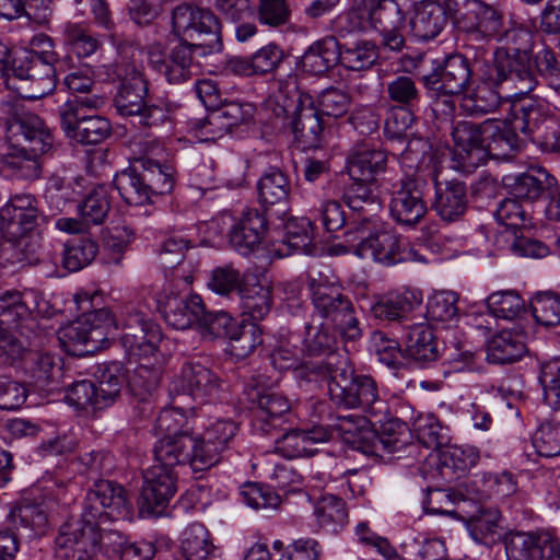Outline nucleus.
<instances>
[{
    "mask_svg": "<svg viewBox=\"0 0 560 560\" xmlns=\"http://www.w3.org/2000/svg\"><path fill=\"white\" fill-rule=\"evenodd\" d=\"M172 25L174 33L184 40L170 54L172 69L201 67V58L221 49V24L209 9L177 4L172 12Z\"/></svg>",
    "mask_w": 560,
    "mask_h": 560,
    "instance_id": "f257e3e1",
    "label": "nucleus"
},
{
    "mask_svg": "<svg viewBox=\"0 0 560 560\" xmlns=\"http://www.w3.org/2000/svg\"><path fill=\"white\" fill-rule=\"evenodd\" d=\"M266 109L276 117L293 115L294 139L302 150L317 149L322 143L323 122L313 97L301 93L295 73L289 72L268 81Z\"/></svg>",
    "mask_w": 560,
    "mask_h": 560,
    "instance_id": "f03ea898",
    "label": "nucleus"
},
{
    "mask_svg": "<svg viewBox=\"0 0 560 560\" xmlns=\"http://www.w3.org/2000/svg\"><path fill=\"white\" fill-rule=\"evenodd\" d=\"M5 125L8 139L19 141L22 137L26 145H12L3 158L4 167L16 178H38L42 172L38 158L52 149L51 132L37 115L20 109L12 113Z\"/></svg>",
    "mask_w": 560,
    "mask_h": 560,
    "instance_id": "7ed1b4c3",
    "label": "nucleus"
},
{
    "mask_svg": "<svg viewBox=\"0 0 560 560\" xmlns=\"http://www.w3.org/2000/svg\"><path fill=\"white\" fill-rule=\"evenodd\" d=\"M425 143L420 139L409 141L407 148L400 153L399 163L405 171V177L394 186L389 202L392 218L401 225L413 226L425 215L428 208L423 200L421 184L425 182L424 173L432 152L424 151Z\"/></svg>",
    "mask_w": 560,
    "mask_h": 560,
    "instance_id": "20e7f679",
    "label": "nucleus"
},
{
    "mask_svg": "<svg viewBox=\"0 0 560 560\" xmlns=\"http://www.w3.org/2000/svg\"><path fill=\"white\" fill-rule=\"evenodd\" d=\"M328 394L330 400L345 409H362L369 417L387 410L380 398L376 382L369 375H357L348 354H334L327 363Z\"/></svg>",
    "mask_w": 560,
    "mask_h": 560,
    "instance_id": "39448f33",
    "label": "nucleus"
},
{
    "mask_svg": "<svg viewBox=\"0 0 560 560\" xmlns=\"http://www.w3.org/2000/svg\"><path fill=\"white\" fill-rule=\"evenodd\" d=\"M73 300L81 315L58 330V340L65 351L79 354L80 346L97 349L110 335L114 320L110 311L101 307L103 295L98 290H80Z\"/></svg>",
    "mask_w": 560,
    "mask_h": 560,
    "instance_id": "423d86ee",
    "label": "nucleus"
},
{
    "mask_svg": "<svg viewBox=\"0 0 560 560\" xmlns=\"http://www.w3.org/2000/svg\"><path fill=\"white\" fill-rule=\"evenodd\" d=\"M346 237L352 243L353 254L362 259L370 258L385 266L420 260L417 252L374 214L362 218L346 232Z\"/></svg>",
    "mask_w": 560,
    "mask_h": 560,
    "instance_id": "0eeeda50",
    "label": "nucleus"
},
{
    "mask_svg": "<svg viewBox=\"0 0 560 560\" xmlns=\"http://www.w3.org/2000/svg\"><path fill=\"white\" fill-rule=\"evenodd\" d=\"M308 287L315 313L325 319V323H331L334 330L345 340L360 339V320L351 301L343 295L341 287L322 275L318 278L311 277Z\"/></svg>",
    "mask_w": 560,
    "mask_h": 560,
    "instance_id": "6e6552de",
    "label": "nucleus"
},
{
    "mask_svg": "<svg viewBox=\"0 0 560 560\" xmlns=\"http://www.w3.org/2000/svg\"><path fill=\"white\" fill-rule=\"evenodd\" d=\"M180 284H189V278L176 279L166 276L164 284L155 289L153 298L165 323L174 329L185 330L197 326L203 314V301L197 294L182 295Z\"/></svg>",
    "mask_w": 560,
    "mask_h": 560,
    "instance_id": "1a4fd4ad",
    "label": "nucleus"
},
{
    "mask_svg": "<svg viewBox=\"0 0 560 560\" xmlns=\"http://www.w3.org/2000/svg\"><path fill=\"white\" fill-rule=\"evenodd\" d=\"M100 527L81 517L60 527L55 539L56 560H102Z\"/></svg>",
    "mask_w": 560,
    "mask_h": 560,
    "instance_id": "9d476101",
    "label": "nucleus"
},
{
    "mask_svg": "<svg viewBox=\"0 0 560 560\" xmlns=\"http://www.w3.org/2000/svg\"><path fill=\"white\" fill-rule=\"evenodd\" d=\"M223 392V382L211 369L200 362H185L170 384L171 395H187L194 401L214 404Z\"/></svg>",
    "mask_w": 560,
    "mask_h": 560,
    "instance_id": "9b49d317",
    "label": "nucleus"
},
{
    "mask_svg": "<svg viewBox=\"0 0 560 560\" xmlns=\"http://www.w3.org/2000/svg\"><path fill=\"white\" fill-rule=\"evenodd\" d=\"M371 28L380 33L385 46L399 50L405 38L407 16L413 7L412 0H366Z\"/></svg>",
    "mask_w": 560,
    "mask_h": 560,
    "instance_id": "f8f14e48",
    "label": "nucleus"
},
{
    "mask_svg": "<svg viewBox=\"0 0 560 560\" xmlns=\"http://www.w3.org/2000/svg\"><path fill=\"white\" fill-rule=\"evenodd\" d=\"M131 505L124 488L109 480H98L91 488L84 501L82 517L96 524L126 517Z\"/></svg>",
    "mask_w": 560,
    "mask_h": 560,
    "instance_id": "ddd939ff",
    "label": "nucleus"
},
{
    "mask_svg": "<svg viewBox=\"0 0 560 560\" xmlns=\"http://www.w3.org/2000/svg\"><path fill=\"white\" fill-rule=\"evenodd\" d=\"M177 475L173 468L152 464L143 471V483L138 500L143 517L160 516L177 491Z\"/></svg>",
    "mask_w": 560,
    "mask_h": 560,
    "instance_id": "4468645a",
    "label": "nucleus"
},
{
    "mask_svg": "<svg viewBox=\"0 0 560 560\" xmlns=\"http://www.w3.org/2000/svg\"><path fill=\"white\" fill-rule=\"evenodd\" d=\"M428 168L424 173V178L429 177L434 184V199L432 209L445 222L458 221L466 212L467 209V194L466 185L456 178L448 179L443 176L434 161L427 159Z\"/></svg>",
    "mask_w": 560,
    "mask_h": 560,
    "instance_id": "2eb2a0df",
    "label": "nucleus"
},
{
    "mask_svg": "<svg viewBox=\"0 0 560 560\" xmlns=\"http://www.w3.org/2000/svg\"><path fill=\"white\" fill-rule=\"evenodd\" d=\"M504 544L506 560H560V539L549 530L513 532Z\"/></svg>",
    "mask_w": 560,
    "mask_h": 560,
    "instance_id": "dca6fc26",
    "label": "nucleus"
},
{
    "mask_svg": "<svg viewBox=\"0 0 560 560\" xmlns=\"http://www.w3.org/2000/svg\"><path fill=\"white\" fill-rule=\"evenodd\" d=\"M452 168L460 172H471L487 161L482 124L470 120H457L453 125Z\"/></svg>",
    "mask_w": 560,
    "mask_h": 560,
    "instance_id": "f3484780",
    "label": "nucleus"
},
{
    "mask_svg": "<svg viewBox=\"0 0 560 560\" xmlns=\"http://www.w3.org/2000/svg\"><path fill=\"white\" fill-rule=\"evenodd\" d=\"M423 301L421 290L412 287H399L377 294L369 302L371 315L384 322H402Z\"/></svg>",
    "mask_w": 560,
    "mask_h": 560,
    "instance_id": "a211bd4d",
    "label": "nucleus"
},
{
    "mask_svg": "<svg viewBox=\"0 0 560 560\" xmlns=\"http://www.w3.org/2000/svg\"><path fill=\"white\" fill-rule=\"evenodd\" d=\"M33 49H22L15 52V57L10 60L11 52L0 50V70H31L39 66L51 67L63 70L66 67H77L71 61V57L60 59L52 50L54 44L48 36L39 35L32 40Z\"/></svg>",
    "mask_w": 560,
    "mask_h": 560,
    "instance_id": "6ab92c4d",
    "label": "nucleus"
},
{
    "mask_svg": "<svg viewBox=\"0 0 560 560\" xmlns=\"http://www.w3.org/2000/svg\"><path fill=\"white\" fill-rule=\"evenodd\" d=\"M39 210L32 195H15L0 209V230L10 241L32 232L38 222Z\"/></svg>",
    "mask_w": 560,
    "mask_h": 560,
    "instance_id": "aec40b11",
    "label": "nucleus"
},
{
    "mask_svg": "<svg viewBox=\"0 0 560 560\" xmlns=\"http://www.w3.org/2000/svg\"><path fill=\"white\" fill-rule=\"evenodd\" d=\"M480 72L469 82L467 95L462 100V108L470 115H485L493 112L501 102L499 85L506 80L505 72Z\"/></svg>",
    "mask_w": 560,
    "mask_h": 560,
    "instance_id": "412c9836",
    "label": "nucleus"
},
{
    "mask_svg": "<svg viewBox=\"0 0 560 560\" xmlns=\"http://www.w3.org/2000/svg\"><path fill=\"white\" fill-rule=\"evenodd\" d=\"M267 232V219L258 209L248 208L238 218L233 217L229 231V243L240 255L255 253Z\"/></svg>",
    "mask_w": 560,
    "mask_h": 560,
    "instance_id": "4be33fe9",
    "label": "nucleus"
},
{
    "mask_svg": "<svg viewBox=\"0 0 560 560\" xmlns=\"http://www.w3.org/2000/svg\"><path fill=\"white\" fill-rule=\"evenodd\" d=\"M30 296L31 294L19 291H7L0 295V327L19 331L21 337L28 340V345L31 335L37 338V323L31 315Z\"/></svg>",
    "mask_w": 560,
    "mask_h": 560,
    "instance_id": "5701e85b",
    "label": "nucleus"
},
{
    "mask_svg": "<svg viewBox=\"0 0 560 560\" xmlns=\"http://www.w3.org/2000/svg\"><path fill=\"white\" fill-rule=\"evenodd\" d=\"M291 409L289 399L276 392L258 393L253 408V428L262 434H272L285 422Z\"/></svg>",
    "mask_w": 560,
    "mask_h": 560,
    "instance_id": "b1692460",
    "label": "nucleus"
},
{
    "mask_svg": "<svg viewBox=\"0 0 560 560\" xmlns=\"http://www.w3.org/2000/svg\"><path fill=\"white\" fill-rule=\"evenodd\" d=\"M482 132L487 159H508L521 148L522 141L517 136L520 131L514 129L509 116L504 120H485Z\"/></svg>",
    "mask_w": 560,
    "mask_h": 560,
    "instance_id": "393cba45",
    "label": "nucleus"
},
{
    "mask_svg": "<svg viewBox=\"0 0 560 560\" xmlns=\"http://www.w3.org/2000/svg\"><path fill=\"white\" fill-rule=\"evenodd\" d=\"M144 154L147 158L141 160V172L147 187L151 195H165L170 194L174 187V167L167 164L151 159L153 156L162 155L164 147L159 140H150L143 143Z\"/></svg>",
    "mask_w": 560,
    "mask_h": 560,
    "instance_id": "a878e982",
    "label": "nucleus"
},
{
    "mask_svg": "<svg viewBox=\"0 0 560 560\" xmlns=\"http://www.w3.org/2000/svg\"><path fill=\"white\" fill-rule=\"evenodd\" d=\"M411 13L410 31L416 38L423 42L438 37L448 22L445 9L432 0L413 2Z\"/></svg>",
    "mask_w": 560,
    "mask_h": 560,
    "instance_id": "bb28decb",
    "label": "nucleus"
},
{
    "mask_svg": "<svg viewBox=\"0 0 560 560\" xmlns=\"http://www.w3.org/2000/svg\"><path fill=\"white\" fill-rule=\"evenodd\" d=\"M238 295L241 314L253 324L264 320L272 308L270 285L259 282L253 276L243 281Z\"/></svg>",
    "mask_w": 560,
    "mask_h": 560,
    "instance_id": "cd10ccee",
    "label": "nucleus"
},
{
    "mask_svg": "<svg viewBox=\"0 0 560 560\" xmlns=\"http://www.w3.org/2000/svg\"><path fill=\"white\" fill-rule=\"evenodd\" d=\"M331 323H320L319 325H310L306 327V335L304 337V351L308 355H325V360L314 365V371L322 375L325 380L327 377V363L329 357L334 354H348L347 352L337 351L338 339L336 334L331 330Z\"/></svg>",
    "mask_w": 560,
    "mask_h": 560,
    "instance_id": "c85d7f7f",
    "label": "nucleus"
},
{
    "mask_svg": "<svg viewBox=\"0 0 560 560\" xmlns=\"http://www.w3.org/2000/svg\"><path fill=\"white\" fill-rule=\"evenodd\" d=\"M552 116L545 103L530 97L513 103L509 114L514 129L529 137L535 136L546 125L547 118Z\"/></svg>",
    "mask_w": 560,
    "mask_h": 560,
    "instance_id": "c756f323",
    "label": "nucleus"
},
{
    "mask_svg": "<svg viewBox=\"0 0 560 560\" xmlns=\"http://www.w3.org/2000/svg\"><path fill=\"white\" fill-rule=\"evenodd\" d=\"M80 114L75 110L67 115V137L82 144H97L110 135L112 126L108 119L103 116L86 118Z\"/></svg>",
    "mask_w": 560,
    "mask_h": 560,
    "instance_id": "7c9ffc66",
    "label": "nucleus"
},
{
    "mask_svg": "<svg viewBox=\"0 0 560 560\" xmlns=\"http://www.w3.org/2000/svg\"><path fill=\"white\" fill-rule=\"evenodd\" d=\"M406 355L419 364L435 361L440 350L433 329L425 323L410 326L405 340Z\"/></svg>",
    "mask_w": 560,
    "mask_h": 560,
    "instance_id": "2f4dec72",
    "label": "nucleus"
},
{
    "mask_svg": "<svg viewBox=\"0 0 560 560\" xmlns=\"http://www.w3.org/2000/svg\"><path fill=\"white\" fill-rule=\"evenodd\" d=\"M180 550L185 560H222L210 533L201 523L188 525L180 534Z\"/></svg>",
    "mask_w": 560,
    "mask_h": 560,
    "instance_id": "473e14b6",
    "label": "nucleus"
},
{
    "mask_svg": "<svg viewBox=\"0 0 560 560\" xmlns=\"http://www.w3.org/2000/svg\"><path fill=\"white\" fill-rule=\"evenodd\" d=\"M9 89L24 98L38 100L51 93L57 83L56 72L35 78L30 72H1Z\"/></svg>",
    "mask_w": 560,
    "mask_h": 560,
    "instance_id": "72a5a7b5",
    "label": "nucleus"
},
{
    "mask_svg": "<svg viewBox=\"0 0 560 560\" xmlns=\"http://www.w3.org/2000/svg\"><path fill=\"white\" fill-rule=\"evenodd\" d=\"M553 184L555 178L544 168L505 178V186L516 200L535 201Z\"/></svg>",
    "mask_w": 560,
    "mask_h": 560,
    "instance_id": "f704fd0d",
    "label": "nucleus"
},
{
    "mask_svg": "<svg viewBox=\"0 0 560 560\" xmlns=\"http://www.w3.org/2000/svg\"><path fill=\"white\" fill-rule=\"evenodd\" d=\"M147 92L148 83L142 72H126L115 96L117 113L120 116H133L139 113Z\"/></svg>",
    "mask_w": 560,
    "mask_h": 560,
    "instance_id": "c9c22d12",
    "label": "nucleus"
},
{
    "mask_svg": "<svg viewBox=\"0 0 560 560\" xmlns=\"http://www.w3.org/2000/svg\"><path fill=\"white\" fill-rule=\"evenodd\" d=\"M26 372L37 389H55V385L62 376V359L50 352L33 353Z\"/></svg>",
    "mask_w": 560,
    "mask_h": 560,
    "instance_id": "e433bc0d",
    "label": "nucleus"
},
{
    "mask_svg": "<svg viewBox=\"0 0 560 560\" xmlns=\"http://www.w3.org/2000/svg\"><path fill=\"white\" fill-rule=\"evenodd\" d=\"M525 351L526 347L522 335L511 330H502L489 340L487 360L493 364H510L518 361Z\"/></svg>",
    "mask_w": 560,
    "mask_h": 560,
    "instance_id": "4c0bfd02",
    "label": "nucleus"
},
{
    "mask_svg": "<svg viewBox=\"0 0 560 560\" xmlns=\"http://www.w3.org/2000/svg\"><path fill=\"white\" fill-rule=\"evenodd\" d=\"M290 191V180L279 168L268 170L257 183L258 201L264 207H285Z\"/></svg>",
    "mask_w": 560,
    "mask_h": 560,
    "instance_id": "58836bf2",
    "label": "nucleus"
},
{
    "mask_svg": "<svg viewBox=\"0 0 560 560\" xmlns=\"http://www.w3.org/2000/svg\"><path fill=\"white\" fill-rule=\"evenodd\" d=\"M386 162L385 151L364 149L348 159V174L351 180L374 182L376 175L385 170Z\"/></svg>",
    "mask_w": 560,
    "mask_h": 560,
    "instance_id": "ea45409f",
    "label": "nucleus"
},
{
    "mask_svg": "<svg viewBox=\"0 0 560 560\" xmlns=\"http://www.w3.org/2000/svg\"><path fill=\"white\" fill-rule=\"evenodd\" d=\"M203 427V417L198 415L187 417L183 408L168 407L160 412L155 430L163 436H177L179 434L189 435Z\"/></svg>",
    "mask_w": 560,
    "mask_h": 560,
    "instance_id": "a19ab883",
    "label": "nucleus"
},
{
    "mask_svg": "<svg viewBox=\"0 0 560 560\" xmlns=\"http://www.w3.org/2000/svg\"><path fill=\"white\" fill-rule=\"evenodd\" d=\"M314 515L320 528L336 534L348 524V510L345 501L334 494H325L316 503Z\"/></svg>",
    "mask_w": 560,
    "mask_h": 560,
    "instance_id": "79ce46f5",
    "label": "nucleus"
},
{
    "mask_svg": "<svg viewBox=\"0 0 560 560\" xmlns=\"http://www.w3.org/2000/svg\"><path fill=\"white\" fill-rule=\"evenodd\" d=\"M192 447L190 435L162 436L154 446V463L166 468L188 464V451Z\"/></svg>",
    "mask_w": 560,
    "mask_h": 560,
    "instance_id": "37998d69",
    "label": "nucleus"
},
{
    "mask_svg": "<svg viewBox=\"0 0 560 560\" xmlns=\"http://www.w3.org/2000/svg\"><path fill=\"white\" fill-rule=\"evenodd\" d=\"M494 218L502 226L495 236L497 244L503 241V234H508V231L514 234L515 232L532 228L527 211L515 198L502 200L494 212Z\"/></svg>",
    "mask_w": 560,
    "mask_h": 560,
    "instance_id": "c03bdc74",
    "label": "nucleus"
},
{
    "mask_svg": "<svg viewBox=\"0 0 560 560\" xmlns=\"http://www.w3.org/2000/svg\"><path fill=\"white\" fill-rule=\"evenodd\" d=\"M480 460V452L471 445H451L441 455L443 475L453 474L456 478L465 476Z\"/></svg>",
    "mask_w": 560,
    "mask_h": 560,
    "instance_id": "a18cd8bd",
    "label": "nucleus"
},
{
    "mask_svg": "<svg viewBox=\"0 0 560 560\" xmlns=\"http://www.w3.org/2000/svg\"><path fill=\"white\" fill-rule=\"evenodd\" d=\"M114 186L122 200L130 206H141L150 201L147 182L136 168H127L114 177Z\"/></svg>",
    "mask_w": 560,
    "mask_h": 560,
    "instance_id": "49530a36",
    "label": "nucleus"
},
{
    "mask_svg": "<svg viewBox=\"0 0 560 560\" xmlns=\"http://www.w3.org/2000/svg\"><path fill=\"white\" fill-rule=\"evenodd\" d=\"M429 72L424 78L425 86L432 91L436 96L439 95H456L464 93L467 95V90L470 80L475 79L474 74L480 72Z\"/></svg>",
    "mask_w": 560,
    "mask_h": 560,
    "instance_id": "de8ad7c7",
    "label": "nucleus"
},
{
    "mask_svg": "<svg viewBox=\"0 0 560 560\" xmlns=\"http://www.w3.org/2000/svg\"><path fill=\"white\" fill-rule=\"evenodd\" d=\"M114 325L112 331L121 328L122 332L133 331L136 335L144 334L149 328L160 327L147 317L143 306L132 300L119 305L117 315H113Z\"/></svg>",
    "mask_w": 560,
    "mask_h": 560,
    "instance_id": "09e8293b",
    "label": "nucleus"
},
{
    "mask_svg": "<svg viewBox=\"0 0 560 560\" xmlns=\"http://www.w3.org/2000/svg\"><path fill=\"white\" fill-rule=\"evenodd\" d=\"M340 60L336 43L318 42L312 45L300 58L295 66L304 70H332Z\"/></svg>",
    "mask_w": 560,
    "mask_h": 560,
    "instance_id": "8fccbe9b",
    "label": "nucleus"
},
{
    "mask_svg": "<svg viewBox=\"0 0 560 560\" xmlns=\"http://www.w3.org/2000/svg\"><path fill=\"white\" fill-rule=\"evenodd\" d=\"M97 250V244L89 237L69 240L63 245L62 266L71 272L79 271L94 260Z\"/></svg>",
    "mask_w": 560,
    "mask_h": 560,
    "instance_id": "3c124183",
    "label": "nucleus"
},
{
    "mask_svg": "<svg viewBox=\"0 0 560 560\" xmlns=\"http://www.w3.org/2000/svg\"><path fill=\"white\" fill-rule=\"evenodd\" d=\"M82 178H66L60 175H51L46 184L44 197L48 206L52 210L62 211L68 202L73 201L81 190L77 189L82 187L80 182Z\"/></svg>",
    "mask_w": 560,
    "mask_h": 560,
    "instance_id": "603ef678",
    "label": "nucleus"
},
{
    "mask_svg": "<svg viewBox=\"0 0 560 560\" xmlns=\"http://www.w3.org/2000/svg\"><path fill=\"white\" fill-rule=\"evenodd\" d=\"M386 412L387 410L383 415L374 417V421L370 419L369 422L373 425L380 424L377 435L381 440L382 450L394 453L407 443L409 430L404 421L388 417Z\"/></svg>",
    "mask_w": 560,
    "mask_h": 560,
    "instance_id": "864d4df0",
    "label": "nucleus"
},
{
    "mask_svg": "<svg viewBox=\"0 0 560 560\" xmlns=\"http://www.w3.org/2000/svg\"><path fill=\"white\" fill-rule=\"evenodd\" d=\"M374 182L352 180L345 192V199L350 209L364 217H371L382 209L380 198L373 192Z\"/></svg>",
    "mask_w": 560,
    "mask_h": 560,
    "instance_id": "5fc2aeb1",
    "label": "nucleus"
},
{
    "mask_svg": "<svg viewBox=\"0 0 560 560\" xmlns=\"http://www.w3.org/2000/svg\"><path fill=\"white\" fill-rule=\"evenodd\" d=\"M192 447L188 451V465L194 471H203L219 463L223 452L213 442H209L207 435L200 430L189 434Z\"/></svg>",
    "mask_w": 560,
    "mask_h": 560,
    "instance_id": "6e6d98bb",
    "label": "nucleus"
},
{
    "mask_svg": "<svg viewBox=\"0 0 560 560\" xmlns=\"http://www.w3.org/2000/svg\"><path fill=\"white\" fill-rule=\"evenodd\" d=\"M366 0H354L353 7L332 20V30L340 37L371 27Z\"/></svg>",
    "mask_w": 560,
    "mask_h": 560,
    "instance_id": "4d7b16f0",
    "label": "nucleus"
},
{
    "mask_svg": "<svg viewBox=\"0 0 560 560\" xmlns=\"http://www.w3.org/2000/svg\"><path fill=\"white\" fill-rule=\"evenodd\" d=\"M527 230H522L520 232H515L514 234L508 231V234H503V241L498 244L499 249H508L512 254L520 257H546L549 254V247L538 240L526 236L524 233Z\"/></svg>",
    "mask_w": 560,
    "mask_h": 560,
    "instance_id": "13d9d810",
    "label": "nucleus"
},
{
    "mask_svg": "<svg viewBox=\"0 0 560 560\" xmlns=\"http://www.w3.org/2000/svg\"><path fill=\"white\" fill-rule=\"evenodd\" d=\"M237 320L225 312L208 313L203 307V314L197 323V327L203 338L215 339L234 336L237 329Z\"/></svg>",
    "mask_w": 560,
    "mask_h": 560,
    "instance_id": "bf43d9fd",
    "label": "nucleus"
},
{
    "mask_svg": "<svg viewBox=\"0 0 560 560\" xmlns=\"http://www.w3.org/2000/svg\"><path fill=\"white\" fill-rule=\"evenodd\" d=\"M254 106L249 103L230 102L210 113V125L229 131L253 118Z\"/></svg>",
    "mask_w": 560,
    "mask_h": 560,
    "instance_id": "052dcab7",
    "label": "nucleus"
},
{
    "mask_svg": "<svg viewBox=\"0 0 560 560\" xmlns=\"http://www.w3.org/2000/svg\"><path fill=\"white\" fill-rule=\"evenodd\" d=\"M162 340L160 327H152L144 334L136 335L125 331L120 335V342L130 357H149L153 354Z\"/></svg>",
    "mask_w": 560,
    "mask_h": 560,
    "instance_id": "680f3d73",
    "label": "nucleus"
},
{
    "mask_svg": "<svg viewBox=\"0 0 560 560\" xmlns=\"http://www.w3.org/2000/svg\"><path fill=\"white\" fill-rule=\"evenodd\" d=\"M470 13L475 18V23L468 27V32L479 33L482 37H491L502 30L503 15L497 8L483 2H476Z\"/></svg>",
    "mask_w": 560,
    "mask_h": 560,
    "instance_id": "e2e57ef3",
    "label": "nucleus"
},
{
    "mask_svg": "<svg viewBox=\"0 0 560 560\" xmlns=\"http://www.w3.org/2000/svg\"><path fill=\"white\" fill-rule=\"evenodd\" d=\"M255 11L257 21L271 28L289 24L292 14L288 0H257Z\"/></svg>",
    "mask_w": 560,
    "mask_h": 560,
    "instance_id": "0e129e2a",
    "label": "nucleus"
},
{
    "mask_svg": "<svg viewBox=\"0 0 560 560\" xmlns=\"http://www.w3.org/2000/svg\"><path fill=\"white\" fill-rule=\"evenodd\" d=\"M489 314L499 319L512 320L524 307L522 298L513 291L491 293L487 299Z\"/></svg>",
    "mask_w": 560,
    "mask_h": 560,
    "instance_id": "69168bd1",
    "label": "nucleus"
},
{
    "mask_svg": "<svg viewBox=\"0 0 560 560\" xmlns=\"http://www.w3.org/2000/svg\"><path fill=\"white\" fill-rule=\"evenodd\" d=\"M413 430L419 443L428 448H436L448 440L447 428L431 413L419 417Z\"/></svg>",
    "mask_w": 560,
    "mask_h": 560,
    "instance_id": "338daca9",
    "label": "nucleus"
},
{
    "mask_svg": "<svg viewBox=\"0 0 560 560\" xmlns=\"http://www.w3.org/2000/svg\"><path fill=\"white\" fill-rule=\"evenodd\" d=\"M533 316L537 324L556 326L560 324V296L551 292L536 294L530 301Z\"/></svg>",
    "mask_w": 560,
    "mask_h": 560,
    "instance_id": "774afa93",
    "label": "nucleus"
}]
</instances>
